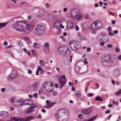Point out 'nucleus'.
<instances>
[{"label":"nucleus","instance_id":"nucleus-1","mask_svg":"<svg viewBox=\"0 0 121 121\" xmlns=\"http://www.w3.org/2000/svg\"><path fill=\"white\" fill-rule=\"evenodd\" d=\"M25 23L24 21H17L13 24V27L17 31L24 32L25 30L24 28L25 26Z\"/></svg>","mask_w":121,"mask_h":121},{"label":"nucleus","instance_id":"nucleus-2","mask_svg":"<svg viewBox=\"0 0 121 121\" xmlns=\"http://www.w3.org/2000/svg\"><path fill=\"white\" fill-rule=\"evenodd\" d=\"M66 81V77L65 75L60 76L59 77L58 82L60 88H62L65 85Z\"/></svg>","mask_w":121,"mask_h":121},{"label":"nucleus","instance_id":"nucleus-3","mask_svg":"<svg viewBox=\"0 0 121 121\" xmlns=\"http://www.w3.org/2000/svg\"><path fill=\"white\" fill-rule=\"evenodd\" d=\"M43 26H38L35 29L34 31L36 35H40L43 33Z\"/></svg>","mask_w":121,"mask_h":121},{"label":"nucleus","instance_id":"nucleus-4","mask_svg":"<svg viewBox=\"0 0 121 121\" xmlns=\"http://www.w3.org/2000/svg\"><path fill=\"white\" fill-rule=\"evenodd\" d=\"M111 60L110 58L108 56H105L104 57V60H102L103 65L106 66H109L111 65Z\"/></svg>","mask_w":121,"mask_h":121},{"label":"nucleus","instance_id":"nucleus-5","mask_svg":"<svg viewBox=\"0 0 121 121\" xmlns=\"http://www.w3.org/2000/svg\"><path fill=\"white\" fill-rule=\"evenodd\" d=\"M25 26L24 28L25 29V30L24 31V32H25L27 30H31L34 28V26L33 25L25 21Z\"/></svg>","mask_w":121,"mask_h":121},{"label":"nucleus","instance_id":"nucleus-6","mask_svg":"<svg viewBox=\"0 0 121 121\" xmlns=\"http://www.w3.org/2000/svg\"><path fill=\"white\" fill-rule=\"evenodd\" d=\"M39 85L38 82H35L33 83L29 87V89L30 91H34L36 90Z\"/></svg>","mask_w":121,"mask_h":121},{"label":"nucleus","instance_id":"nucleus-7","mask_svg":"<svg viewBox=\"0 0 121 121\" xmlns=\"http://www.w3.org/2000/svg\"><path fill=\"white\" fill-rule=\"evenodd\" d=\"M64 109H60L58 110L55 114V116L56 119L58 121H66L64 119H63L61 117H60L59 116V113L63 112L62 111Z\"/></svg>","mask_w":121,"mask_h":121},{"label":"nucleus","instance_id":"nucleus-8","mask_svg":"<svg viewBox=\"0 0 121 121\" xmlns=\"http://www.w3.org/2000/svg\"><path fill=\"white\" fill-rule=\"evenodd\" d=\"M18 73L15 70H13L12 71V73L10 74L9 78V79L10 80H12L17 77Z\"/></svg>","mask_w":121,"mask_h":121},{"label":"nucleus","instance_id":"nucleus-9","mask_svg":"<svg viewBox=\"0 0 121 121\" xmlns=\"http://www.w3.org/2000/svg\"><path fill=\"white\" fill-rule=\"evenodd\" d=\"M92 110V108L90 107L87 109H82V111L83 114L88 115L90 114Z\"/></svg>","mask_w":121,"mask_h":121},{"label":"nucleus","instance_id":"nucleus-10","mask_svg":"<svg viewBox=\"0 0 121 121\" xmlns=\"http://www.w3.org/2000/svg\"><path fill=\"white\" fill-rule=\"evenodd\" d=\"M23 100L21 99L19 100L14 101L13 103V105L15 106L18 107L20 106L21 107L23 106L22 104Z\"/></svg>","mask_w":121,"mask_h":121},{"label":"nucleus","instance_id":"nucleus-11","mask_svg":"<svg viewBox=\"0 0 121 121\" xmlns=\"http://www.w3.org/2000/svg\"><path fill=\"white\" fill-rule=\"evenodd\" d=\"M98 23L96 21H95L91 24L90 27L91 30H97L98 28Z\"/></svg>","mask_w":121,"mask_h":121},{"label":"nucleus","instance_id":"nucleus-12","mask_svg":"<svg viewBox=\"0 0 121 121\" xmlns=\"http://www.w3.org/2000/svg\"><path fill=\"white\" fill-rule=\"evenodd\" d=\"M69 45L70 47L72 48H76L77 47V45L76 42L73 40L70 41L69 42Z\"/></svg>","mask_w":121,"mask_h":121},{"label":"nucleus","instance_id":"nucleus-13","mask_svg":"<svg viewBox=\"0 0 121 121\" xmlns=\"http://www.w3.org/2000/svg\"><path fill=\"white\" fill-rule=\"evenodd\" d=\"M8 115L9 113L8 112H5L3 111H0V116L3 117H5Z\"/></svg>","mask_w":121,"mask_h":121},{"label":"nucleus","instance_id":"nucleus-14","mask_svg":"<svg viewBox=\"0 0 121 121\" xmlns=\"http://www.w3.org/2000/svg\"><path fill=\"white\" fill-rule=\"evenodd\" d=\"M75 16L77 21L81 20L83 17L82 14L79 13H78Z\"/></svg>","mask_w":121,"mask_h":121},{"label":"nucleus","instance_id":"nucleus-15","mask_svg":"<svg viewBox=\"0 0 121 121\" xmlns=\"http://www.w3.org/2000/svg\"><path fill=\"white\" fill-rule=\"evenodd\" d=\"M30 99H27L26 100L23 101L22 104L23 105H31L32 104V103H30Z\"/></svg>","mask_w":121,"mask_h":121},{"label":"nucleus","instance_id":"nucleus-16","mask_svg":"<svg viewBox=\"0 0 121 121\" xmlns=\"http://www.w3.org/2000/svg\"><path fill=\"white\" fill-rule=\"evenodd\" d=\"M75 70L76 72L79 73H82L85 72V71H82L79 67L77 66L75 67Z\"/></svg>","mask_w":121,"mask_h":121},{"label":"nucleus","instance_id":"nucleus-17","mask_svg":"<svg viewBox=\"0 0 121 121\" xmlns=\"http://www.w3.org/2000/svg\"><path fill=\"white\" fill-rule=\"evenodd\" d=\"M73 23L71 22H68L67 23V29L68 30H69L71 29L73 27Z\"/></svg>","mask_w":121,"mask_h":121},{"label":"nucleus","instance_id":"nucleus-18","mask_svg":"<svg viewBox=\"0 0 121 121\" xmlns=\"http://www.w3.org/2000/svg\"><path fill=\"white\" fill-rule=\"evenodd\" d=\"M65 48L64 47H61L57 48V50L59 53H60L63 52Z\"/></svg>","mask_w":121,"mask_h":121},{"label":"nucleus","instance_id":"nucleus-19","mask_svg":"<svg viewBox=\"0 0 121 121\" xmlns=\"http://www.w3.org/2000/svg\"><path fill=\"white\" fill-rule=\"evenodd\" d=\"M35 117L32 116L28 117L25 118H23L24 121H30L34 119Z\"/></svg>","mask_w":121,"mask_h":121},{"label":"nucleus","instance_id":"nucleus-20","mask_svg":"<svg viewBox=\"0 0 121 121\" xmlns=\"http://www.w3.org/2000/svg\"><path fill=\"white\" fill-rule=\"evenodd\" d=\"M34 108V107L33 106H31L29 109H27L26 111V113H30L32 112Z\"/></svg>","mask_w":121,"mask_h":121},{"label":"nucleus","instance_id":"nucleus-21","mask_svg":"<svg viewBox=\"0 0 121 121\" xmlns=\"http://www.w3.org/2000/svg\"><path fill=\"white\" fill-rule=\"evenodd\" d=\"M98 115H96L94 116L92 118L89 120H84V121H94L97 117Z\"/></svg>","mask_w":121,"mask_h":121},{"label":"nucleus","instance_id":"nucleus-22","mask_svg":"<svg viewBox=\"0 0 121 121\" xmlns=\"http://www.w3.org/2000/svg\"><path fill=\"white\" fill-rule=\"evenodd\" d=\"M7 24V23L6 22L0 23V28H3L5 27L6 26Z\"/></svg>","mask_w":121,"mask_h":121},{"label":"nucleus","instance_id":"nucleus-23","mask_svg":"<svg viewBox=\"0 0 121 121\" xmlns=\"http://www.w3.org/2000/svg\"><path fill=\"white\" fill-rule=\"evenodd\" d=\"M55 104V103H50L49 105H48L47 107H45V108H50L53 106Z\"/></svg>","mask_w":121,"mask_h":121},{"label":"nucleus","instance_id":"nucleus-24","mask_svg":"<svg viewBox=\"0 0 121 121\" xmlns=\"http://www.w3.org/2000/svg\"><path fill=\"white\" fill-rule=\"evenodd\" d=\"M33 46L35 48H39L40 47V45L36 43H34L33 44Z\"/></svg>","mask_w":121,"mask_h":121},{"label":"nucleus","instance_id":"nucleus-25","mask_svg":"<svg viewBox=\"0 0 121 121\" xmlns=\"http://www.w3.org/2000/svg\"><path fill=\"white\" fill-rule=\"evenodd\" d=\"M119 72L117 70H115L114 73V75L116 77H117L119 75Z\"/></svg>","mask_w":121,"mask_h":121},{"label":"nucleus","instance_id":"nucleus-26","mask_svg":"<svg viewBox=\"0 0 121 121\" xmlns=\"http://www.w3.org/2000/svg\"><path fill=\"white\" fill-rule=\"evenodd\" d=\"M95 100L96 101H102L103 99L99 96H97L95 98Z\"/></svg>","mask_w":121,"mask_h":121},{"label":"nucleus","instance_id":"nucleus-27","mask_svg":"<svg viewBox=\"0 0 121 121\" xmlns=\"http://www.w3.org/2000/svg\"><path fill=\"white\" fill-rule=\"evenodd\" d=\"M52 16L51 15H49L47 16V20L49 21L52 18Z\"/></svg>","mask_w":121,"mask_h":121},{"label":"nucleus","instance_id":"nucleus-28","mask_svg":"<svg viewBox=\"0 0 121 121\" xmlns=\"http://www.w3.org/2000/svg\"><path fill=\"white\" fill-rule=\"evenodd\" d=\"M76 95L79 98L81 97V95L79 91H77L76 92Z\"/></svg>","mask_w":121,"mask_h":121},{"label":"nucleus","instance_id":"nucleus-29","mask_svg":"<svg viewBox=\"0 0 121 121\" xmlns=\"http://www.w3.org/2000/svg\"><path fill=\"white\" fill-rule=\"evenodd\" d=\"M39 64L42 66H43L44 65V62L42 60H40L39 61Z\"/></svg>","mask_w":121,"mask_h":121},{"label":"nucleus","instance_id":"nucleus-30","mask_svg":"<svg viewBox=\"0 0 121 121\" xmlns=\"http://www.w3.org/2000/svg\"><path fill=\"white\" fill-rule=\"evenodd\" d=\"M23 50L24 51L27 53L29 56H30V52L29 51H27V50L25 48L23 49Z\"/></svg>","mask_w":121,"mask_h":121},{"label":"nucleus","instance_id":"nucleus-31","mask_svg":"<svg viewBox=\"0 0 121 121\" xmlns=\"http://www.w3.org/2000/svg\"><path fill=\"white\" fill-rule=\"evenodd\" d=\"M120 94H121V89L115 93V94L117 96L119 95Z\"/></svg>","mask_w":121,"mask_h":121},{"label":"nucleus","instance_id":"nucleus-32","mask_svg":"<svg viewBox=\"0 0 121 121\" xmlns=\"http://www.w3.org/2000/svg\"><path fill=\"white\" fill-rule=\"evenodd\" d=\"M43 46L44 47H45L47 48H48L49 47V44L47 43H45Z\"/></svg>","mask_w":121,"mask_h":121},{"label":"nucleus","instance_id":"nucleus-33","mask_svg":"<svg viewBox=\"0 0 121 121\" xmlns=\"http://www.w3.org/2000/svg\"><path fill=\"white\" fill-rule=\"evenodd\" d=\"M10 101L12 102L13 104V103L14 102V101H15V98L13 97L11 98L10 99Z\"/></svg>","mask_w":121,"mask_h":121},{"label":"nucleus","instance_id":"nucleus-34","mask_svg":"<svg viewBox=\"0 0 121 121\" xmlns=\"http://www.w3.org/2000/svg\"><path fill=\"white\" fill-rule=\"evenodd\" d=\"M19 46L20 47H22L23 45V43L22 41H20L18 42Z\"/></svg>","mask_w":121,"mask_h":121},{"label":"nucleus","instance_id":"nucleus-35","mask_svg":"<svg viewBox=\"0 0 121 121\" xmlns=\"http://www.w3.org/2000/svg\"><path fill=\"white\" fill-rule=\"evenodd\" d=\"M112 45L111 44H109L107 45V47L108 48H111L112 47Z\"/></svg>","mask_w":121,"mask_h":121},{"label":"nucleus","instance_id":"nucleus-36","mask_svg":"<svg viewBox=\"0 0 121 121\" xmlns=\"http://www.w3.org/2000/svg\"><path fill=\"white\" fill-rule=\"evenodd\" d=\"M107 30L108 31L111 32V27H109L107 29Z\"/></svg>","mask_w":121,"mask_h":121},{"label":"nucleus","instance_id":"nucleus-37","mask_svg":"<svg viewBox=\"0 0 121 121\" xmlns=\"http://www.w3.org/2000/svg\"><path fill=\"white\" fill-rule=\"evenodd\" d=\"M113 104H115L117 106L118 104V103L117 102H115L114 100L113 101Z\"/></svg>","mask_w":121,"mask_h":121},{"label":"nucleus","instance_id":"nucleus-38","mask_svg":"<svg viewBox=\"0 0 121 121\" xmlns=\"http://www.w3.org/2000/svg\"><path fill=\"white\" fill-rule=\"evenodd\" d=\"M32 54L33 55H35L36 54V52L35 51L33 50H32Z\"/></svg>","mask_w":121,"mask_h":121},{"label":"nucleus","instance_id":"nucleus-39","mask_svg":"<svg viewBox=\"0 0 121 121\" xmlns=\"http://www.w3.org/2000/svg\"><path fill=\"white\" fill-rule=\"evenodd\" d=\"M115 50L117 52H119L120 51V49L119 48H116Z\"/></svg>","mask_w":121,"mask_h":121},{"label":"nucleus","instance_id":"nucleus-40","mask_svg":"<svg viewBox=\"0 0 121 121\" xmlns=\"http://www.w3.org/2000/svg\"><path fill=\"white\" fill-rule=\"evenodd\" d=\"M78 117L81 119H82L83 117V115L82 114H79L78 115Z\"/></svg>","mask_w":121,"mask_h":121},{"label":"nucleus","instance_id":"nucleus-41","mask_svg":"<svg viewBox=\"0 0 121 121\" xmlns=\"http://www.w3.org/2000/svg\"><path fill=\"white\" fill-rule=\"evenodd\" d=\"M92 30V33L93 34H96V32L95 30Z\"/></svg>","mask_w":121,"mask_h":121},{"label":"nucleus","instance_id":"nucleus-42","mask_svg":"<svg viewBox=\"0 0 121 121\" xmlns=\"http://www.w3.org/2000/svg\"><path fill=\"white\" fill-rule=\"evenodd\" d=\"M28 74H30L32 73V71L30 69H29L28 70Z\"/></svg>","mask_w":121,"mask_h":121},{"label":"nucleus","instance_id":"nucleus-43","mask_svg":"<svg viewBox=\"0 0 121 121\" xmlns=\"http://www.w3.org/2000/svg\"><path fill=\"white\" fill-rule=\"evenodd\" d=\"M109 14L111 15L112 16H114V13H112L111 11H109Z\"/></svg>","mask_w":121,"mask_h":121},{"label":"nucleus","instance_id":"nucleus-44","mask_svg":"<svg viewBox=\"0 0 121 121\" xmlns=\"http://www.w3.org/2000/svg\"><path fill=\"white\" fill-rule=\"evenodd\" d=\"M23 119V118H20L17 119V120L18 121H24Z\"/></svg>","mask_w":121,"mask_h":121},{"label":"nucleus","instance_id":"nucleus-45","mask_svg":"<svg viewBox=\"0 0 121 121\" xmlns=\"http://www.w3.org/2000/svg\"><path fill=\"white\" fill-rule=\"evenodd\" d=\"M88 16V15L87 14H86L85 15V18L86 19H87Z\"/></svg>","mask_w":121,"mask_h":121},{"label":"nucleus","instance_id":"nucleus-46","mask_svg":"<svg viewBox=\"0 0 121 121\" xmlns=\"http://www.w3.org/2000/svg\"><path fill=\"white\" fill-rule=\"evenodd\" d=\"M27 4V3H21V4L22 6L24 7L25 6V4Z\"/></svg>","mask_w":121,"mask_h":121},{"label":"nucleus","instance_id":"nucleus-47","mask_svg":"<svg viewBox=\"0 0 121 121\" xmlns=\"http://www.w3.org/2000/svg\"><path fill=\"white\" fill-rule=\"evenodd\" d=\"M41 67L40 66H39L38 68L37 69V70H38L39 71L41 70Z\"/></svg>","mask_w":121,"mask_h":121},{"label":"nucleus","instance_id":"nucleus-48","mask_svg":"<svg viewBox=\"0 0 121 121\" xmlns=\"http://www.w3.org/2000/svg\"><path fill=\"white\" fill-rule=\"evenodd\" d=\"M38 94L37 93H36L33 95V97L35 98H36L37 97Z\"/></svg>","mask_w":121,"mask_h":121},{"label":"nucleus","instance_id":"nucleus-49","mask_svg":"<svg viewBox=\"0 0 121 121\" xmlns=\"http://www.w3.org/2000/svg\"><path fill=\"white\" fill-rule=\"evenodd\" d=\"M87 51L88 52H89L91 51V48L89 47L87 48Z\"/></svg>","mask_w":121,"mask_h":121},{"label":"nucleus","instance_id":"nucleus-50","mask_svg":"<svg viewBox=\"0 0 121 121\" xmlns=\"http://www.w3.org/2000/svg\"><path fill=\"white\" fill-rule=\"evenodd\" d=\"M93 95V94L92 93H90L88 94V96H91Z\"/></svg>","mask_w":121,"mask_h":121},{"label":"nucleus","instance_id":"nucleus-51","mask_svg":"<svg viewBox=\"0 0 121 121\" xmlns=\"http://www.w3.org/2000/svg\"><path fill=\"white\" fill-rule=\"evenodd\" d=\"M46 103L48 105H49L51 103L48 100H47L46 101Z\"/></svg>","mask_w":121,"mask_h":121},{"label":"nucleus","instance_id":"nucleus-52","mask_svg":"<svg viewBox=\"0 0 121 121\" xmlns=\"http://www.w3.org/2000/svg\"><path fill=\"white\" fill-rule=\"evenodd\" d=\"M75 28L77 31H78L79 30L78 27L77 26H75Z\"/></svg>","mask_w":121,"mask_h":121},{"label":"nucleus","instance_id":"nucleus-53","mask_svg":"<svg viewBox=\"0 0 121 121\" xmlns=\"http://www.w3.org/2000/svg\"><path fill=\"white\" fill-rule=\"evenodd\" d=\"M99 4H100V6H102V5L103 4V2H101V1H100L99 2Z\"/></svg>","mask_w":121,"mask_h":121},{"label":"nucleus","instance_id":"nucleus-54","mask_svg":"<svg viewBox=\"0 0 121 121\" xmlns=\"http://www.w3.org/2000/svg\"><path fill=\"white\" fill-rule=\"evenodd\" d=\"M114 33L115 34H116L118 33V31L117 30H116L113 31Z\"/></svg>","mask_w":121,"mask_h":121},{"label":"nucleus","instance_id":"nucleus-55","mask_svg":"<svg viewBox=\"0 0 121 121\" xmlns=\"http://www.w3.org/2000/svg\"><path fill=\"white\" fill-rule=\"evenodd\" d=\"M118 59L119 60H121V55H119L118 57Z\"/></svg>","mask_w":121,"mask_h":121},{"label":"nucleus","instance_id":"nucleus-56","mask_svg":"<svg viewBox=\"0 0 121 121\" xmlns=\"http://www.w3.org/2000/svg\"><path fill=\"white\" fill-rule=\"evenodd\" d=\"M114 34L112 33L109 32L108 33V35L110 36H112Z\"/></svg>","mask_w":121,"mask_h":121},{"label":"nucleus","instance_id":"nucleus-57","mask_svg":"<svg viewBox=\"0 0 121 121\" xmlns=\"http://www.w3.org/2000/svg\"><path fill=\"white\" fill-rule=\"evenodd\" d=\"M68 84L69 85L72 86L73 85V83L72 82H69Z\"/></svg>","mask_w":121,"mask_h":121},{"label":"nucleus","instance_id":"nucleus-58","mask_svg":"<svg viewBox=\"0 0 121 121\" xmlns=\"http://www.w3.org/2000/svg\"><path fill=\"white\" fill-rule=\"evenodd\" d=\"M5 89L4 88H2L1 90V91L2 92H4V91H5Z\"/></svg>","mask_w":121,"mask_h":121},{"label":"nucleus","instance_id":"nucleus-59","mask_svg":"<svg viewBox=\"0 0 121 121\" xmlns=\"http://www.w3.org/2000/svg\"><path fill=\"white\" fill-rule=\"evenodd\" d=\"M110 110H108L105 112V113L106 114H108L110 113Z\"/></svg>","mask_w":121,"mask_h":121},{"label":"nucleus","instance_id":"nucleus-60","mask_svg":"<svg viewBox=\"0 0 121 121\" xmlns=\"http://www.w3.org/2000/svg\"><path fill=\"white\" fill-rule=\"evenodd\" d=\"M41 111L42 112L45 113V112H46V111L44 109H42L41 110Z\"/></svg>","mask_w":121,"mask_h":121},{"label":"nucleus","instance_id":"nucleus-61","mask_svg":"<svg viewBox=\"0 0 121 121\" xmlns=\"http://www.w3.org/2000/svg\"><path fill=\"white\" fill-rule=\"evenodd\" d=\"M104 44V43L103 42H101L100 43V44L101 46H103Z\"/></svg>","mask_w":121,"mask_h":121},{"label":"nucleus","instance_id":"nucleus-62","mask_svg":"<svg viewBox=\"0 0 121 121\" xmlns=\"http://www.w3.org/2000/svg\"><path fill=\"white\" fill-rule=\"evenodd\" d=\"M7 44L8 43L6 41H5L4 43V46H6V45H7Z\"/></svg>","mask_w":121,"mask_h":121},{"label":"nucleus","instance_id":"nucleus-63","mask_svg":"<svg viewBox=\"0 0 121 121\" xmlns=\"http://www.w3.org/2000/svg\"><path fill=\"white\" fill-rule=\"evenodd\" d=\"M50 86L51 87H53L54 86V84L53 83H51Z\"/></svg>","mask_w":121,"mask_h":121},{"label":"nucleus","instance_id":"nucleus-64","mask_svg":"<svg viewBox=\"0 0 121 121\" xmlns=\"http://www.w3.org/2000/svg\"><path fill=\"white\" fill-rule=\"evenodd\" d=\"M42 118V117L41 115H39L37 117V118L38 119H41Z\"/></svg>","mask_w":121,"mask_h":121}]
</instances>
